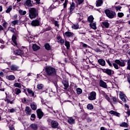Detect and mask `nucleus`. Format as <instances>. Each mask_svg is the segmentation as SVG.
<instances>
[{
    "label": "nucleus",
    "instance_id": "1",
    "mask_svg": "<svg viewBox=\"0 0 130 130\" xmlns=\"http://www.w3.org/2000/svg\"><path fill=\"white\" fill-rule=\"evenodd\" d=\"M38 16V10L35 8L29 9V17L30 19H35Z\"/></svg>",
    "mask_w": 130,
    "mask_h": 130
},
{
    "label": "nucleus",
    "instance_id": "2",
    "mask_svg": "<svg viewBox=\"0 0 130 130\" xmlns=\"http://www.w3.org/2000/svg\"><path fill=\"white\" fill-rule=\"evenodd\" d=\"M46 73L47 76H55L56 70L52 67H47L46 68Z\"/></svg>",
    "mask_w": 130,
    "mask_h": 130
},
{
    "label": "nucleus",
    "instance_id": "3",
    "mask_svg": "<svg viewBox=\"0 0 130 130\" xmlns=\"http://www.w3.org/2000/svg\"><path fill=\"white\" fill-rule=\"evenodd\" d=\"M105 13L107 17L109 18V19H113V18L116 16V13H115V12L110 10L109 9H106L105 10Z\"/></svg>",
    "mask_w": 130,
    "mask_h": 130
},
{
    "label": "nucleus",
    "instance_id": "4",
    "mask_svg": "<svg viewBox=\"0 0 130 130\" xmlns=\"http://www.w3.org/2000/svg\"><path fill=\"white\" fill-rule=\"evenodd\" d=\"M6 98L5 99V101L7 102V103H10V104H14V101H15V98H12V95L11 94H7Z\"/></svg>",
    "mask_w": 130,
    "mask_h": 130
},
{
    "label": "nucleus",
    "instance_id": "5",
    "mask_svg": "<svg viewBox=\"0 0 130 130\" xmlns=\"http://www.w3.org/2000/svg\"><path fill=\"white\" fill-rule=\"evenodd\" d=\"M114 62L118 64L120 67H125L126 61H125V60L120 59L115 60Z\"/></svg>",
    "mask_w": 130,
    "mask_h": 130
},
{
    "label": "nucleus",
    "instance_id": "6",
    "mask_svg": "<svg viewBox=\"0 0 130 130\" xmlns=\"http://www.w3.org/2000/svg\"><path fill=\"white\" fill-rule=\"evenodd\" d=\"M96 92L91 91L88 96V100H90V101L96 100Z\"/></svg>",
    "mask_w": 130,
    "mask_h": 130
},
{
    "label": "nucleus",
    "instance_id": "7",
    "mask_svg": "<svg viewBox=\"0 0 130 130\" xmlns=\"http://www.w3.org/2000/svg\"><path fill=\"white\" fill-rule=\"evenodd\" d=\"M76 8L74 2H72L71 5L70 7L69 8V12H68L69 14V18L70 16H72V14H73V11Z\"/></svg>",
    "mask_w": 130,
    "mask_h": 130
},
{
    "label": "nucleus",
    "instance_id": "8",
    "mask_svg": "<svg viewBox=\"0 0 130 130\" xmlns=\"http://www.w3.org/2000/svg\"><path fill=\"white\" fill-rule=\"evenodd\" d=\"M102 72L107 74L108 76H111V75H113L114 74V71H112L111 69H102Z\"/></svg>",
    "mask_w": 130,
    "mask_h": 130
},
{
    "label": "nucleus",
    "instance_id": "9",
    "mask_svg": "<svg viewBox=\"0 0 130 130\" xmlns=\"http://www.w3.org/2000/svg\"><path fill=\"white\" fill-rule=\"evenodd\" d=\"M119 95L121 100H122V101H123L124 103H126L127 102L126 99H127L126 95H125V94H124V93H123L122 91H120Z\"/></svg>",
    "mask_w": 130,
    "mask_h": 130
},
{
    "label": "nucleus",
    "instance_id": "10",
    "mask_svg": "<svg viewBox=\"0 0 130 130\" xmlns=\"http://www.w3.org/2000/svg\"><path fill=\"white\" fill-rule=\"evenodd\" d=\"M37 116L38 118H39V119H41V118L43 117V115H44V114L40 109H38L37 110Z\"/></svg>",
    "mask_w": 130,
    "mask_h": 130
},
{
    "label": "nucleus",
    "instance_id": "11",
    "mask_svg": "<svg viewBox=\"0 0 130 130\" xmlns=\"http://www.w3.org/2000/svg\"><path fill=\"white\" fill-rule=\"evenodd\" d=\"M51 126L52 128H58V122L56 121L52 120L51 122Z\"/></svg>",
    "mask_w": 130,
    "mask_h": 130
},
{
    "label": "nucleus",
    "instance_id": "12",
    "mask_svg": "<svg viewBox=\"0 0 130 130\" xmlns=\"http://www.w3.org/2000/svg\"><path fill=\"white\" fill-rule=\"evenodd\" d=\"M25 114L27 116L31 115L32 113V110L30 108V107H26L25 109Z\"/></svg>",
    "mask_w": 130,
    "mask_h": 130
},
{
    "label": "nucleus",
    "instance_id": "13",
    "mask_svg": "<svg viewBox=\"0 0 130 130\" xmlns=\"http://www.w3.org/2000/svg\"><path fill=\"white\" fill-rule=\"evenodd\" d=\"M40 24V19H36L31 21V25L36 27V26H39Z\"/></svg>",
    "mask_w": 130,
    "mask_h": 130
},
{
    "label": "nucleus",
    "instance_id": "14",
    "mask_svg": "<svg viewBox=\"0 0 130 130\" xmlns=\"http://www.w3.org/2000/svg\"><path fill=\"white\" fill-rule=\"evenodd\" d=\"M62 83L64 86L63 89H64V90H68V88H69V81L68 80H63Z\"/></svg>",
    "mask_w": 130,
    "mask_h": 130
},
{
    "label": "nucleus",
    "instance_id": "15",
    "mask_svg": "<svg viewBox=\"0 0 130 130\" xmlns=\"http://www.w3.org/2000/svg\"><path fill=\"white\" fill-rule=\"evenodd\" d=\"M98 62L99 63L100 66H102V67H105L106 66V62L105 60L101 58L98 60Z\"/></svg>",
    "mask_w": 130,
    "mask_h": 130
},
{
    "label": "nucleus",
    "instance_id": "16",
    "mask_svg": "<svg viewBox=\"0 0 130 130\" xmlns=\"http://www.w3.org/2000/svg\"><path fill=\"white\" fill-rule=\"evenodd\" d=\"M100 87H102V88H104L105 89H107V84H106V83L102 80L100 81Z\"/></svg>",
    "mask_w": 130,
    "mask_h": 130
},
{
    "label": "nucleus",
    "instance_id": "17",
    "mask_svg": "<svg viewBox=\"0 0 130 130\" xmlns=\"http://www.w3.org/2000/svg\"><path fill=\"white\" fill-rule=\"evenodd\" d=\"M14 53L15 54V55H20V56H21L23 53V51L20 50V49H18V50H16L14 51Z\"/></svg>",
    "mask_w": 130,
    "mask_h": 130
},
{
    "label": "nucleus",
    "instance_id": "18",
    "mask_svg": "<svg viewBox=\"0 0 130 130\" xmlns=\"http://www.w3.org/2000/svg\"><path fill=\"white\" fill-rule=\"evenodd\" d=\"M64 35L66 37H74L75 36V34L71 31H66L64 32Z\"/></svg>",
    "mask_w": 130,
    "mask_h": 130
},
{
    "label": "nucleus",
    "instance_id": "19",
    "mask_svg": "<svg viewBox=\"0 0 130 130\" xmlns=\"http://www.w3.org/2000/svg\"><path fill=\"white\" fill-rule=\"evenodd\" d=\"M10 70L11 71H13V72H16V71H18L19 69V67H18L17 65L12 64L10 67Z\"/></svg>",
    "mask_w": 130,
    "mask_h": 130
},
{
    "label": "nucleus",
    "instance_id": "20",
    "mask_svg": "<svg viewBox=\"0 0 130 130\" xmlns=\"http://www.w3.org/2000/svg\"><path fill=\"white\" fill-rule=\"evenodd\" d=\"M109 113L110 114H113V115H115V116H117V117H119L120 116V113L113 110L110 111Z\"/></svg>",
    "mask_w": 130,
    "mask_h": 130
},
{
    "label": "nucleus",
    "instance_id": "21",
    "mask_svg": "<svg viewBox=\"0 0 130 130\" xmlns=\"http://www.w3.org/2000/svg\"><path fill=\"white\" fill-rule=\"evenodd\" d=\"M12 40L13 42V45L14 46H17L18 45V44L17 43V36L13 35L12 38Z\"/></svg>",
    "mask_w": 130,
    "mask_h": 130
},
{
    "label": "nucleus",
    "instance_id": "22",
    "mask_svg": "<svg viewBox=\"0 0 130 130\" xmlns=\"http://www.w3.org/2000/svg\"><path fill=\"white\" fill-rule=\"evenodd\" d=\"M24 6L26 7H32L33 6L31 3V0H26L24 3Z\"/></svg>",
    "mask_w": 130,
    "mask_h": 130
},
{
    "label": "nucleus",
    "instance_id": "23",
    "mask_svg": "<svg viewBox=\"0 0 130 130\" xmlns=\"http://www.w3.org/2000/svg\"><path fill=\"white\" fill-rule=\"evenodd\" d=\"M89 26L92 29H93V30H96V29H97V26H96V22L90 23L89 24Z\"/></svg>",
    "mask_w": 130,
    "mask_h": 130
},
{
    "label": "nucleus",
    "instance_id": "24",
    "mask_svg": "<svg viewBox=\"0 0 130 130\" xmlns=\"http://www.w3.org/2000/svg\"><path fill=\"white\" fill-rule=\"evenodd\" d=\"M32 49L34 51H37V50L40 49V47H39V46L37 45L36 44H35L32 45Z\"/></svg>",
    "mask_w": 130,
    "mask_h": 130
},
{
    "label": "nucleus",
    "instance_id": "25",
    "mask_svg": "<svg viewBox=\"0 0 130 130\" xmlns=\"http://www.w3.org/2000/svg\"><path fill=\"white\" fill-rule=\"evenodd\" d=\"M57 39L58 40V42H59L60 44H63V43H64V40L63 39H62L61 37H57Z\"/></svg>",
    "mask_w": 130,
    "mask_h": 130
},
{
    "label": "nucleus",
    "instance_id": "26",
    "mask_svg": "<svg viewBox=\"0 0 130 130\" xmlns=\"http://www.w3.org/2000/svg\"><path fill=\"white\" fill-rule=\"evenodd\" d=\"M30 107L32 110H36L37 109V105H36L35 103L30 104Z\"/></svg>",
    "mask_w": 130,
    "mask_h": 130
},
{
    "label": "nucleus",
    "instance_id": "27",
    "mask_svg": "<svg viewBox=\"0 0 130 130\" xmlns=\"http://www.w3.org/2000/svg\"><path fill=\"white\" fill-rule=\"evenodd\" d=\"M44 47L46 50H51V46L48 43H46L44 45Z\"/></svg>",
    "mask_w": 130,
    "mask_h": 130
},
{
    "label": "nucleus",
    "instance_id": "28",
    "mask_svg": "<svg viewBox=\"0 0 130 130\" xmlns=\"http://www.w3.org/2000/svg\"><path fill=\"white\" fill-rule=\"evenodd\" d=\"M103 5V1L98 0L96 1V7H101Z\"/></svg>",
    "mask_w": 130,
    "mask_h": 130
},
{
    "label": "nucleus",
    "instance_id": "29",
    "mask_svg": "<svg viewBox=\"0 0 130 130\" xmlns=\"http://www.w3.org/2000/svg\"><path fill=\"white\" fill-rule=\"evenodd\" d=\"M103 95L104 97L106 99V100H108L109 102H110V103H111V102H110V98L108 96V95H107L106 93H105V92H103Z\"/></svg>",
    "mask_w": 130,
    "mask_h": 130
},
{
    "label": "nucleus",
    "instance_id": "30",
    "mask_svg": "<svg viewBox=\"0 0 130 130\" xmlns=\"http://www.w3.org/2000/svg\"><path fill=\"white\" fill-rule=\"evenodd\" d=\"M15 78V76L14 75H9L6 76V79H7V80H9L10 81H14Z\"/></svg>",
    "mask_w": 130,
    "mask_h": 130
},
{
    "label": "nucleus",
    "instance_id": "31",
    "mask_svg": "<svg viewBox=\"0 0 130 130\" xmlns=\"http://www.w3.org/2000/svg\"><path fill=\"white\" fill-rule=\"evenodd\" d=\"M68 122L70 124H74V123H75V119H73L72 117H70L68 119Z\"/></svg>",
    "mask_w": 130,
    "mask_h": 130
},
{
    "label": "nucleus",
    "instance_id": "32",
    "mask_svg": "<svg viewBox=\"0 0 130 130\" xmlns=\"http://www.w3.org/2000/svg\"><path fill=\"white\" fill-rule=\"evenodd\" d=\"M102 25L103 26H104V27H105V28H109V25L110 24L108 23V21H104L102 22Z\"/></svg>",
    "mask_w": 130,
    "mask_h": 130
},
{
    "label": "nucleus",
    "instance_id": "33",
    "mask_svg": "<svg viewBox=\"0 0 130 130\" xmlns=\"http://www.w3.org/2000/svg\"><path fill=\"white\" fill-rule=\"evenodd\" d=\"M27 93H28V94L31 95V96H32V97H34V96L35 95V93H34L33 92V91L32 90H31V89H30V88L27 89Z\"/></svg>",
    "mask_w": 130,
    "mask_h": 130
},
{
    "label": "nucleus",
    "instance_id": "34",
    "mask_svg": "<svg viewBox=\"0 0 130 130\" xmlns=\"http://www.w3.org/2000/svg\"><path fill=\"white\" fill-rule=\"evenodd\" d=\"M88 21L90 23H93V22H94V17L92 15H90L88 17Z\"/></svg>",
    "mask_w": 130,
    "mask_h": 130
},
{
    "label": "nucleus",
    "instance_id": "35",
    "mask_svg": "<svg viewBox=\"0 0 130 130\" xmlns=\"http://www.w3.org/2000/svg\"><path fill=\"white\" fill-rule=\"evenodd\" d=\"M31 128H32V129H34V130H37L38 128V126L37 125V124H31L30 125Z\"/></svg>",
    "mask_w": 130,
    "mask_h": 130
},
{
    "label": "nucleus",
    "instance_id": "36",
    "mask_svg": "<svg viewBox=\"0 0 130 130\" xmlns=\"http://www.w3.org/2000/svg\"><path fill=\"white\" fill-rule=\"evenodd\" d=\"M87 108L89 110H92V109H93L94 108V106H93L92 104H89L87 105Z\"/></svg>",
    "mask_w": 130,
    "mask_h": 130
},
{
    "label": "nucleus",
    "instance_id": "37",
    "mask_svg": "<svg viewBox=\"0 0 130 130\" xmlns=\"http://www.w3.org/2000/svg\"><path fill=\"white\" fill-rule=\"evenodd\" d=\"M65 46L67 47V49H70L71 47V45L70 44V42H68V41H65Z\"/></svg>",
    "mask_w": 130,
    "mask_h": 130
},
{
    "label": "nucleus",
    "instance_id": "38",
    "mask_svg": "<svg viewBox=\"0 0 130 130\" xmlns=\"http://www.w3.org/2000/svg\"><path fill=\"white\" fill-rule=\"evenodd\" d=\"M19 13L20 15H21L22 16H24V15H26V14H27V12H26V11H23V10H22L21 9H20L19 10Z\"/></svg>",
    "mask_w": 130,
    "mask_h": 130
},
{
    "label": "nucleus",
    "instance_id": "39",
    "mask_svg": "<svg viewBox=\"0 0 130 130\" xmlns=\"http://www.w3.org/2000/svg\"><path fill=\"white\" fill-rule=\"evenodd\" d=\"M15 94L16 95H19V94H20V93H21V91L20 89H19L18 88H16L15 89Z\"/></svg>",
    "mask_w": 130,
    "mask_h": 130
},
{
    "label": "nucleus",
    "instance_id": "40",
    "mask_svg": "<svg viewBox=\"0 0 130 130\" xmlns=\"http://www.w3.org/2000/svg\"><path fill=\"white\" fill-rule=\"evenodd\" d=\"M44 87V85H43V84H40L37 85V88L39 90H42V89H43Z\"/></svg>",
    "mask_w": 130,
    "mask_h": 130
},
{
    "label": "nucleus",
    "instance_id": "41",
    "mask_svg": "<svg viewBox=\"0 0 130 130\" xmlns=\"http://www.w3.org/2000/svg\"><path fill=\"white\" fill-rule=\"evenodd\" d=\"M79 24H74L73 25H72V27L73 28V29H74L75 30H77L78 29H79Z\"/></svg>",
    "mask_w": 130,
    "mask_h": 130
},
{
    "label": "nucleus",
    "instance_id": "42",
    "mask_svg": "<svg viewBox=\"0 0 130 130\" xmlns=\"http://www.w3.org/2000/svg\"><path fill=\"white\" fill-rule=\"evenodd\" d=\"M76 91L78 95H80V94H82L83 90H82V89L80 88H77L76 89Z\"/></svg>",
    "mask_w": 130,
    "mask_h": 130
},
{
    "label": "nucleus",
    "instance_id": "43",
    "mask_svg": "<svg viewBox=\"0 0 130 130\" xmlns=\"http://www.w3.org/2000/svg\"><path fill=\"white\" fill-rule=\"evenodd\" d=\"M14 87H17V88H22V85H21V83H15L14 84Z\"/></svg>",
    "mask_w": 130,
    "mask_h": 130
},
{
    "label": "nucleus",
    "instance_id": "44",
    "mask_svg": "<svg viewBox=\"0 0 130 130\" xmlns=\"http://www.w3.org/2000/svg\"><path fill=\"white\" fill-rule=\"evenodd\" d=\"M120 126H122V127H127V123L122 122L120 124Z\"/></svg>",
    "mask_w": 130,
    "mask_h": 130
},
{
    "label": "nucleus",
    "instance_id": "45",
    "mask_svg": "<svg viewBox=\"0 0 130 130\" xmlns=\"http://www.w3.org/2000/svg\"><path fill=\"white\" fill-rule=\"evenodd\" d=\"M12 9H13V7L11 6H9L8 8L7 9V10L6 11V13H10V12L12 11Z\"/></svg>",
    "mask_w": 130,
    "mask_h": 130
},
{
    "label": "nucleus",
    "instance_id": "46",
    "mask_svg": "<svg viewBox=\"0 0 130 130\" xmlns=\"http://www.w3.org/2000/svg\"><path fill=\"white\" fill-rule=\"evenodd\" d=\"M19 23V20H16L12 21V26H15V25H17Z\"/></svg>",
    "mask_w": 130,
    "mask_h": 130
},
{
    "label": "nucleus",
    "instance_id": "47",
    "mask_svg": "<svg viewBox=\"0 0 130 130\" xmlns=\"http://www.w3.org/2000/svg\"><path fill=\"white\" fill-rule=\"evenodd\" d=\"M36 118V116L35 115V114H32L31 115L30 120H32V121H33L35 120Z\"/></svg>",
    "mask_w": 130,
    "mask_h": 130
},
{
    "label": "nucleus",
    "instance_id": "48",
    "mask_svg": "<svg viewBox=\"0 0 130 130\" xmlns=\"http://www.w3.org/2000/svg\"><path fill=\"white\" fill-rule=\"evenodd\" d=\"M113 66L116 70H118L119 69V67H118V64L116 62L113 63Z\"/></svg>",
    "mask_w": 130,
    "mask_h": 130
},
{
    "label": "nucleus",
    "instance_id": "49",
    "mask_svg": "<svg viewBox=\"0 0 130 130\" xmlns=\"http://www.w3.org/2000/svg\"><path fill=\"white\" fill-rule=\"evenodd\" d=\"M94 51H95V52H98L99 53H102V50H101L99 48L94 49Z\"/></svg>",
    "mask_w": 130,
    "mask_h": 130
},
{
    "label": "nucleus",
    "instance_id": "50",
    "mask_svg": "<svg viewBox=\"0 0 130 130\" xmlns=\"http://www.w3.org/2000/svg\"><path fill=\"white\" fill-rule=\"evenodd\" d=\"M112 99L113 100L114 104H115V103H116V102H117V98H116V97L113 96L112 98Z\"/></svg>",
    "mask_w": 130,
    "mask_h": 130
},
{
    "label": "nucleus",
    "instance_id": "51",
    "mask_svg": "<svg viewBox=\"0 0 130 130\" xmlns=\"http://www.w3.org/2000/svg\"><path fill=\"white\" fill-rule=\"evenodd\" d=\"M69 2V1L65 0L64 3L63 4L64 9H66L68 6V3Z\"/></svg>",
    "mask_w": 130,
    "mask_h": 130
},
{
    "label": "nucleus",
    "instance_id": "52",
    "mask_svg": "<svg viewBox=\"0 0 130 130\" xmlns=\"http://www.w3.org/2000/svg\"><path fill=\"white\" fill-rule=\"evenodd\" d=\"M118 17H119V18H122V17H123V16H124V14H123V13H121V12H119L118 13Z\"/></svg>",
    "mask_w": 130,
    "mask_h": 130
},
{
    "label": "nucleus",
    "instance_id": "53",
    "mask_svg": "<svg viewBox=\"0 0 130 130\" xmlns=\"http://www.w3.org/2000/svg\"><path fill=\"white\" fill-rule=\"evenodd\" d=\"M9 28L10 29V31L11 32H12V33H13L14 32H15V31H16V28H13L12 27H9Z\"/></svg>",
    "mask_w": 130,
    "mask_h": 130
},
{
    "label": "nucleus",
    "instance_id": "54",
    "mask_svg": "<svg viewBox=\"0 0 130 130\" xmlns=\"http://www.w3.org/2000/svg\"><path fill=\"white\" fill-rule=\"evenodd\" d=\"M106 61L107 62V63L109 64L110 67H112V63H111V62H110V60H109V59H106Z\"/></svg>",
    "mask_w": 130,
    "mask_h": 130
},
{
    "label": "nucleus",
    "instance_id": "55",
    "mask_svg": "<svg viewBox=\"0 0 130 130\" xmlns=\"http://www.w3.org/2000/svg\"><path fill=\"white\" fill-rule=\"evenodd\" d=\"M16 109L15 108H12L11 109L9 110V112L11 113H14V112H16Z\"/></svg>",
    "mask_w": 130,
    "mask_h": 130
},
{
    "label": "nucleus",
    "instance_id": "56",
    "mask_svg": "<svg viewBox=\"0 0 130 130\" xmlns=\"http://www.w3.org/2000/svg\"><path fill=\"white\" fill-rule=\"evenodd\" d=\"M53 24L55 25V26H56V27H57L58 28V27H59V24H58V21L55 20Z\"/></svg>",
    "mask_w": 130,
    "mask_h": 130
},
{
    "label": "nucleus",
    "instance_id": "57",
    "mask_svg": "<svg viewBox=\"0 0 130 130\" xmlns=\"http://www.w3.org/2000/svg\"><path fill=\"white\" fill-rule=\"evenodd\" d=\"M87 117V113H84L82 114V119H86Z\"/></svg>",
    "mask_w": 130,
    "mask_h": 130
},
{
    "label": "nucleus",
    "instance_id": "58",
    "mask_svg": "<svg viewBox=\"0 0 130 130\" xmlns=\"http://www.w3.org/2000/svg\"><path fill=\"white\" fill-rule=\"evenodd\" d=\"M13 33H14V35H15V36H18V35H19V31L16 29H15V31L13 32Z\"/></svg>",
    "mask_w": 130,
    "mask_h": 130
},
{
    "label": "nucleus",
    "instance_id": "59",
    "mask_svg": "<svg viewBox=\"0 0 130 130\" xmlns=\"http://www.w3.org/2000/svg\"><path fill=\"white\" fill-rule=\"evenodd\" d=\"M127 70H129L130 71V59H129L127 61Z\"/></svg>",
    "mask_w": 130,
    "mask_h": 130
},
{
    "label": "nucleus",
    "instance_id": "60",
    "mask_svg": "<svg viewBox=\"0 0 130 130\" xmlns=\"http://www.w3.org/2000/svg\"><path fill=\"white\" fill-rule=\"evenodd\" d=\"M3 26L4 28H7L8 27V23L7 22H5L3 23Z\"/></svg>",
    "mask_w": 130,
    "mask_h": 130
},
{
    "label": "nucleus",
    "instance_id": "61",
    "mask_svg": "<svg viewBox=\"0 0 130 130\" xmlns=\"http://www.w3.org/2000/svg\"><path fill=\"white\" fill-rule=\"evenodd\" d=\"M115 9L116 11H120V10L121 9V6H116L115 7Z\"/></svg>",
    "mask_w": 130,
    "mask_h": 130
},
{
    "label": "nucleus",
    "instance_id": "62",
    "mask_svg": "<svg viewBox=\"0 0 130 130\" xmlns=\"http://www.w3.org/2000/svg\"><path fill=\"white\" fill-rule=\"evenodd\" d=\"M86 120H87V122H91V121H92V118L87 117L86 118Z\"/></svg>",
    "mask_w": 130,
    "mask_h": 130
},
{
    "label": "nucleus",
    "instance_id": "63",
    "mask_svg": "<svg viewBox=\"0 0 130 130\" xmlns=\"http://www.w3.org/2000/svg\"><path fill=\"white\" fill-rule=\"evenodd\" d=\"M78 1L79 5H81L84 3V0H76Z\"/></svg>",
    "mask_w": 130,
    "mask_h": 130
},
{
    "label": "nucleus",
    "instance_id": "64",
    "mask_svg": "<svg viewBox=\"0 0 130 130\" xmlns=\"http://www.w3.org/2000/svg\"><path fill=\"white\" fill-rule=\"evenodd\" d=\"M21 101L22 103H26V102H27V100H26V98H25L22 99Z\"/></svg>",
    "mask_w": 130,
    "mask_h": 130
}]
</instances>
